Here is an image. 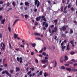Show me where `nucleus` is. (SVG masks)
<instances>
[{
	"label": "nucleus",
	"mask_w": 77,
	"mask_h": 77,
	"mask_svg": "<svg viewBox=\"0 0 77 77\" xmlns=\"http://www.w3.org/2000/svg\"><path fill=\"white\" fill-rule=\"evenodd\" d=\"M34 0L35 1L34 2L35 5H37V8H38L39 6V5H40V2L38 1V0Z\"/></svg>",
	"instance_id": "nucleus-1"
},
{
	"label": "nucleus",
	"mask_w": 77,
	"mask_h": 77,
	"mask_svg": "<svg viewBox=\"0 0 77 77\" xmlns=\"http://www.w3.org/2000/svg\"><path fill=\"white\" fill-rule=\"evenodd\" d=\"M45 60H42L41 62L42 63H45L46 62H48V60H47L48 59V57H45Z\"/></svg>",
	"instance_id": "nucleus-2"
},
{
	"label": "nucleus",
	"mask_w": 77,
	"mask_h": 77,
	"mask_svg": "<svg viewBox=\"0 0 77 77\" xmlns=\"http://www.w3.org/2000/svg\"><path fill=\"white\" fill-rule=\"evenodd\" d=\"M5 73H6V74H7V75H8V76H9V77H11V75H10V74H9V72H8L7 70H5V71H3L2 72V74H5Z\"/></svg>",
	"instance_id": "nucleus-3"
},
{
	"label": "nucleus",
	"mask_w": 77,
	"mask_h": 77,
	"mask_svg": "<svg viewBox=\"0 0 77 77\" xmlns=\"http://www.w3.org/2000/svg\"><path fill=\"white\" fill-rule=\"evenodd\" d=\"M17 60L18 62H20V63H22L23 62V60H22V57H20V58H19V57H17Z\"/></svg>",
	"instance_id": "nucleus-4"
},
{
	"label": "nucleus",
	"mask_w": 77,
	"mask_h": 77,
	"mask_svg": "<svg viewBox=\"0 0 77 77\" xmlns=\"http://www.w3.org/2000/svg\"><path fill=\"white\" fill-rule=\"evenodd\" d=\"M57 26H55L54 28V30H52V33H54V32H57Z\"/></svg>",
	"instance_id": "nucleus-5"
},
{
	"label": "nucleus",
	"mask_w": 77,
	"mask_h": 77,
	"mask_svg": "<svg viewBox=\"0 0 77 77\" xmlns=\"http://www.w3.org/2000/svg\"><path fill=\"white\" fill-rule=\"evenodd\" d=\"M20 21V19H17L14 22V23L13 24V26H14L15 24H16L17 22H18V21Z\"/></svg>",
	"instance_id": "nucleus-6"
},
{
	"label": "nucleus",
	"mask_w": 77,
	"mask_h": 77,
	"mask_svg": "<svg viewBox=\"0 0 77 77\" xmlns=\"http://www.w3.org/2000/svg\"><path fill=\"white\" fill-rule=\"evenodd\" d=\"M65 60H64V62H66V60H68V56H65Z\"/></svg>",
	"instance_id": "nucleus-7"
},
{
	"label": "nucleus",
	"mask_w": 77,
	"mask_h": 77,
	"mask_svg": "<svg viewBox=\"0 0 77 77\" xmlns=\"http://www.w3.org/2000/svg\"><path fill=\"white\" fill-rule=\"evenodd\" d=\"M6 21V19L5 18H4V19L2 20L1 21V23H2L3 24L5 23V22Z\"/></svg>",
	"instance_id": "nucleus-8"
},
{
	"label": "nucleus",
	"mask_w": 77,
	"mask_h": 77,
	"mask_svg": "<svg viewBox=\"0 0 77 77\" xmlns=\"http://www.w3.org/2000/svg\"><path fill=\"white\" fill-rule=\"evenodd\" d=\"M41 16H39L38 17H37L36 18V21H39V20H40V19H41Z\"/></svg>",
	"instance_id": "nucleus-9"
},
{
	"label": "nucleus",
	"mask_w": 77,
	"mask_h": 77,
	"mask_svg": "<svg viewBox=\"0 0 77 77\" xmlns=\"http://www.w3.org/2000/svg\"><path fill=\"white\" fill-rule=\"evenodd\" d=\"M2 48L3 50H5V44L4 43L3 44V46L2 47Z\"/></svg>",
	"instance_id": "nucleus-10"
},
{
	"label": "nucleus",
	"mask_w": 77,
	"mask_h": 77,
	"mask_svg": "<svg viewBox=\"0 0 77 77\" xmlns=\"http://www.w3.org/2000/svg\"><path fill=\"white\" fill-rule=\"evenodd\" d=\"M25 5H26V6H27L29 7V3H28L27 2H25Z\"/></svg>",
	"instance_id": "nucleus-11"
},
{
	"label": "nucleus",
	"mask_w": 77,
	"mask_h": 77,
	"mask_svg": "<svg viewBox=\"0 0 77 77\" xmlns=\"http://www.w3.org/2000/svg\"><path fill=\"white\" fill-rule=\"evenodd\" d=\"M20 71V69L19 67H16V72H18V71Z\"/></svg>",
	"instance_id": "nucleus-12"
},
{
	"label": "nucleus",
	"mask_w": 77,
	"mask_h": 77,
	"mask_svg": "<svg viewBox=\"0 0 77 77\" xmlns=\"http://www.w3.org/2000/svg\"><path fill=\"white\" fill-rule=\"evenodd\" d=\"M34 35H35V36H40V35H41L39 33H34Z\"/></svg>",
	"instance_id": "nucleus-13"
},
{
	"label": "nucleus",
	"mask_w": 77,
	"mask_h": 77,
	"mask_svg": "<svg viewBox=\"0 0 77 77\" xmlns=\"http://www.w3.org/2000/svg\"><path fill=\"white\" fill-rule=\"evenodd\" d=\"M44 76L45 77H46L48 76V73H47V72H45L44 73Z\"/></svg>",
	"instance_id": "nucleus-14"
},
{
	"label": "nucleus",
	"mask_w": 77,
	"mask_h": 77,
	"mask_svg": "<svg viewBox=\"0 0 77 77\" xmlns=\"http://www.w3.org/2000/svg\"><path fill=\"white\" fill-rule=\"evenodd\" d=\"M61 69H66V68L64 66H61V67L60 68Z\"/></svg>",
	"instance_id": "nucleus-15"
},
{
	"label": "nucleus",
	"mask_w": 77,
	"mask_h": 77,
	"mask_svg": "<svg viewBox=\"0 0 77 77\" xmlns=\"http://www.w3.org/2000/svg\"><path fill=\"white\" fill-rule=\"evenodd\" d=\"M61 10H60V11L61 12H62L63 11V6H62L61 7Z\"/></svg>",
	"instance_id": "nucleus-16"
},
{
	"label": "nucleus",
	"mask_w": 77,
	"mask_h": 77,
	"mask_svg": "<svg viewBox=\"0 0 77 77\" xmlns=\"http://www.w3.org/2000/svg\"><path fill=\"white\" fill-rule=\"evenodd\" d=\"M18 36V34H14V38L15 39H17V36Z\"/></svg>",
	"instance_id": "nucleus-17"
},
{
	"label": "nucleus",
	"mask_w": 77,
	"mask_h": 77,
	"mask_svg": "<svg viewBox=\"0 0 77 77\" xmlns=\"http://www.w3.org/2000/svg\"><path fill=\"white\" fill-rule=\"evenodd\" d=\"M57 66V61H55V65L54 66V68H56Z\"/></svg>",
	"instance_id": "nucleus-18"
},
{
	"label": "nucleus",
	"mask_w": 77,
	"mask_h": 77,
	"mask_svg": "<svg viewBox=\"0 0 77 77\" xmlns=\"http://www.w3.org/2000/svg\"><path fill=\"white\" fill-rule=\"evenodd\" d=\"M62 51H64V49H65V48H66V46H62Z\"/></svg>",
	"instance_id": "nucleus-19"
},
{
	"label": "nucleus",
	"mask_w": 77,
	"mask_h": 77,
	"mask_svg": "<svg viewBox=\"0 0 77 77\" xmlns=\"http://www.w3.org/2000/svg\"><path fill=\"white\" fill-rule=\"evenodd\" d=\"M54 22L55 23V25H57V19H55L54 20Z\"/></svg>",
	"instance_id": "nucleus-20"
},
{
	"label": "nucleus",
	"mask_w": 77,
	"mask_h": 77,
	"mask_svg": "<svg viewBox=\"0 0 77 77\" xmlns=\"http://www.w3.org/2000/svg\"><path fill=\"white\" fill-rule=\"evenodd\" d=\"M62 57H61L60 59V62H61V63H63V60H62Z\"/></svg>",
	"instance_id": "nucleus-21"
},
{
	"label": "nucleus",
	"mask_w": 77,
	"mask_h": 77,
	"mask_svg": "<svg viewBox=\"0 0 77 77\" xmlns=\"http://www.w3.org/2000/svg\"><path fill=\"white\" fill-rule=\"evenodd\" d=\"M35 39H36V40L41 41V38L38 37H36L35 38Z\"/></svg>",
	"instance_id": "nucleus-22"
},
{
	"label": "nucleus",
	"mask_w": 77,
	"mask_h": 77,
	"mask_svg": "<svg viewBox=\"0 0 77 77\" xmlns=\"http://www.w3.org/2000/svg\"><path fill=\"white\" fill-rule=\"evenodd\" d=\"M63 31H65L66 30V27L65 26H63L62 28Z\"/></svg>",
	"instance_id": "nucleus-23"
},
{
	"label": "nucleus",
	"mask_w": 77,
	"mask_h": 77,
	"mask_svg": "<svg viewBox=\"0 0 77 77\" xmlns=\"http://www.w3.org/2000/svg\"><path fill=\"white\" fill-rule=\"evenodd\" d=\"M66 70L68 71H71V69L70 68H66Z\"/></svg>",
	"instance_id": "nucleus-24"
},
{
	"label": "nucleus",
	"mask_w": 77,
	"mask_h": 77,
	"mask_svg": "<svg viewBox=\"0 0 77 77\" xmlns=\"http://www.w3.org/2000/svg\"><path fill=\"white\" fill-rule=\"evenodd\" d=\"M32 47H35L36 46V44H35V43H32Z\"/></svg>",
	"instance_id": "nucleus-25"
},
{
	"label": "nucleus",
	"mask_w": 77,
	"mask_h": 77,
	"mask_svg": "<svg viewBox=\"0 0 77 77\" xmlns=\"http://www.w3.org/2000/svg\"><path fill=\"white\" fill-rule=\"evenodd\" d=\"M75 54V52L72 51L70 52V54H71L72 55H73V54Z\"/></svg>",
	"instance_id": "nucleus-26"
},
{
	"label": "nucleus",
	"mask_w": 77,
	"mask_h": 77,
	"mask_svg": "<svg viewBox=\"0 0 77 77\" xmlns=\"http://www.w3.org/2000/svg\"><path fill=\"white\" fill-rule=\"evenodd\" d=\"M70 49L69 48V46H66V50H68L69 51L70 50Z\"/></svg>",
	"instance_id": "nucleus-27"
},
{
	"label": "nucleus",
	"mask_w": 77,
	"mask_h": 77,
	"mask_svg": "<svg viewBox=\"0 0 77 77\" xmlns=\"http://www.w3.org/2000/svg\"><path fill=\"white\" fill-rule=\"evenodd\" d=\"M48 23H46L45 24V27L46 28H47L48 27Z\"/></svg>",
	"instance_id": "nucleus-28"
},
{
	"label": "nucleus",
	"mask_w": 77,
	"mask_h": 77,
	"mask_svg": "<svg viewBox=\"0 0 77 77\" xmlns=\"http://www.w3.org/2000/svg\"><path fill=\"white\" fill-rule=\"evenodd\" d=\"M12 8H10L7 11V12H9L10 10H12Z\"/></svg>",
	"instance_id": "nucleus-29"
},
{
	"label": "nucleus",
	"mask_w": 77,
	"mask_h": 77,
	"mask_svg": "<svg viewBox=\"0 0 77 77\" xmlns=\"http://www.w3.org/2000/svg\"><path fill=\"white\" fill-rule=\"evenodd\" d=\"M30 69H31L32 71H33L35 70V69L34 68L32 67L30 68Z\"/></svg>",
	"instance_id": "nucleus-30"
},
{
	"label": "nucleus",
	"mask_w": 77,
	"mask_h": 77,
	"mask_svg": "<svg viewBox=\"0 0 77 77\" xmlns=\"http://www.w3.org/2000/svg\"><path fill=\"white\" fill-rule=\"evenodd\" d=\"M61 36L63 37H66V35H65V34H62L61 35Z\"/></svg>",
	"instance_id": "nucleus-31"
},
{
	"label": "nucleus",
	"mask_w": 77,
	"mask_h": 77,
	"mask_svg": "<svg viewBox=\"0 0 77 77\" xmlns=\"http://www.w3.org/2000/svg\"><path fill=\"white\" fill-rule=\"evenodd\" d=\"M8 29L9 31V32H11V28L10 27H8Z\"/></svg>",
	"instance_id": "nucleus-32"
},
{
	"label": "nucleus",
	"mask_w": 77,
	"mask_h": 77,
	"mask_svg": "<svg viewBox=\"0 0 77 77\" xmlns=\"http://www.w3.org/2000/svg\"><path fill=\"white\" fill-rule=\"evenodd\" d=\"M12 5H13L14 7H15L16 5L15 4V2H13L12 3Z\"/></svg>",
	"instance_id": "nucleus-33"
},
{
	"label": "nucleus",
	"mask_w": 77,
	"mask_h": 77,
	"mask_svg": "<svg viewBox=\"0 0 77 77\" xmlns=\"http://www.w3.org/2000/svg\"><path fill=\"white\" fill-rule=\"evenodd\" d=\"M40 75H41L42 74V71H40L39 72Z\"/></svg>",
	"instance_id": "nucleus-34"
},
{
	"label": "nucleus",
	"mask_w": 77,
	"mask_h": 77,
	"mask_svg": "<svg viewBox=\"0 0 77 77\" xmlns=\"http://www.w3.org/2000/svg\"><path fill=\"white\" fill-rule=\"evenodd\" d=\"M48 31L51 33V29L50 27L48 28Z\"/></svg>",
	"instance_id": "nucleus-35"
},
{
	"label": "nucleus",
	"mask_w": 77,
	"mask_h": 77,
	"mask_svg": "<svg viewBox=\"0 0 77 77\" xmlns=\"http://www.w3.org/2000/svg\"><path fill=\"white\" fill-rule=\"evenodd\" d=\"M47 65V64H45V65H44L43 66V68H45V67H46Z\"/></svg>",
	"instance_id": "nucleus-36"
},
{
	"label": "nucleus",
	"mask_w": 77,
	"mask_h": 77,
	"mask_svg": "<svg viewBox=\"0 0 77 77\" xmlns=\"http://www.w3.org/2000/svg\"><path fill=\"white\" fill-rule=\"evenodd\" d=\"M70 33L71 34V33H73V30H72V29H70Z\"/></svg>",
	"instance_id": "nucleus-37"
},
{
	"label": "nucleus",
	"mask_w": 77,
	"mask_h": 77,
	"mask_svg": "<svg viewBox=\"0 0 77 77\" xmlns=\"http://www.w3.org/2000/svg\"><path fill=\"white\" fill-rule=\"evenodd\" d=\"M25 18H27L28 17V15L27 14H26L24 15Z\"/></svg>",
	"instance_id": "nucleus-38"
},
{
	"label": "nucleus",
	"mask_w": 77,
	"mask_h": 77,
	"mask_svg": "<svg viewBox=\"0 0 77 77\" xmlns=\"http://www.w3.org/2000/svg\"><path fill=\"white\" fill-rule=\"evenodd\" d=\"M47 2H48L49 4H50V5H51V2H50V0L47 1Z\"/></svg>",
	"instance_id": "nucleus-39"
},
{
	"label": "nucleus",
	"mask_w": 77,
	"mask_h": 77,
	"mask_svg": "<svg viewBox=\"0 0 77 77\" xmlns=\"http://www.w3.org/2000/svg\"><path fill=\"white\" fill-rule=\"evenodd\" d=\"M68 8L69 9L71 8V5L70 4H69L68 5Z\"/></svg>",
	"instance_id": "nucleus-40"
},
{
	"label": "nucleus",
	"mask_w": 77,
	"mask_h": 77,
	"mask_svg": "<svg viewBox=\"0 0 77 77\" xmlns=\"http://www.w3.org/2000/svg\"><path fill=\"white\" fill-rule=\"evenodd\" d=\"M63 12L64 13V14H67V11L65 10L63 11Z\"/></svg>",
	"instance_id": "nucleus-41"
},
{
	"label": "nucleus",
	"mask_w": 77,
	"mask_h": 77,
	"mask_svg": "<svg viewBox=\"0 0 77 77\" xmlns=\"http://www.w3.org/2000/svg\"><path fill=\"white\" fill-rule=\"evenodd\" d=\"M10 72L11 73V74H12L13 72H14V70H10Z\"/></svg>",
	"instance_id": "nucleus-42"
},
{
	"label": "nucleus",
	"mask_w": 77,
	"mask_h": 77,
	"mask_svg": "<svg viewBox=\"0 0 77 77\" xmlns=\"http://www.w3.org/2000/svg\"><path fill=\"white\" fill-rule=\"evenodd\" d=\"M4 9V8H3V7H2L0 8V11H2V10H3Z\"/></svg>",
	"instance_id": "nucleus-43"
},
{
	"label": "nucleus",
	"mask_w": 77,
	"mask_h": 77,
	"mask_svg": "<svg viewBox=\"0 0 77 77\" xmlns=\"http://www.w3.org/2000/svg\"><path fill=\"white\" fill-rule=\"evenodd\" d=\"M43 55H44V56H45L46 55V53L45 52H43L42 53Z\"/></svg>",
	"instance_id": "nucleus-44"
},
{
	"label": "nucleus",
	"mask_w": 77,
	"mask_h": 77,
	"mask_svg": "<svg viewBox=\"0 0 77 77\" xmlns=\"http://www.w3.org/2000/svg\"><path fill=\"white\" fill-rule=\"evenodd\" d=\"M31 73V70H30V71H29L28 73H27V74L28 75H30V74Z\"/></svg>",
	"instance_id": "nucleus-45"
},
{
	"label": "nucleus",
	"mask_w": 77,
	"mask_h": 77,
	"mask_svg": "<svg viewBox=\"0 0 77 77\" xmlns=\"http://www.w3.org/2000/svg\"><path fill=\"white\" fill-rule=\"evenodd\" d=\"M20 47H21V48L23 47L24 49V46L23 45H20Z\"/></svg>",
	"instance_id": "nucleus-46"
},
{
	"label": "nucleus",
	"mask_w": 77,
	"mask_h": 77,
	"mask_svg": "<svg viewBox=\"0 0 77 77\" xmlns=\"http://www.w3.org/2000/svg\"><path fill=\"white\" fill-rule=\"evenodd\" d=\"M47 50V48H46V47H44L43 48V51H45V50Z\"/></svg>",
	"instance_id": "nucleus-47"
},
{
	"label": "nucleus",
	"mask_w": 77,
	"mask_h": 77,
	"mask_svg": "<svg viewBox=\"0 0 77 77\" xmlns=\"http://www.w3.org/2000/svg\"><path fill=\"white\" fill-rule=\"evenodd\" d=\"M35 61L36 63H38V59H35Z\"/></svg>",
	"instance_id": "nucleus-48"
},
{
	"label": "nucleus",
	"mask_w": 77,
	"mask_h": 77,
	"mask_svg": "<svg viewBox=\"0 0 77 77\" xmlns=\"http://www.w3.org/2000/svg\"><path fill=\"white\" fill-rule=\"evenodd\" d=\"M77 66V63H75L73 64V66L75 67V66Z\"/></svg>",
	"instance_id": "nucleus-49"
},
{
	"label": "nucleus",
	"mask_w": 77,
	"mask_h": 77,
	"mask_svg": "<svg viewBox=\"0 0 77 77\" xmlns=\"http://www.w3.org/2000/svg\"><path fill=\"white\" fill-rule=\"evenodd\" d=\"M35 26H37L38 24V22L36 21L35 22Z\"/></svg>",
	"instance_id": "nucleus-50"
},
{
	"label": "nucleus",
	"mask_w": 77,
	"mask_h": 77,
	"mask_svg": "<svg viewBox=\"0 0 77 77\" xmlns=\"http://www.w3.org/2000/svg\"><path fill=\"white\" fill-rule=\"evenodd\" d=\"M71 61H72L73 62H75V60L74 59H73L71 60Z\"/></svg>",
	"instance_id": "nucleus-51"
},
{
	"label": "nucleus",
	"mask_w": 77,
	"mask_h": 77,
	"mask_svg": "<svg viewBox=\"0 0 77 77\" xmlns=\"http://www.w3.org/2000/svg\"><path fill=\"white\" fill-rule=\"evenodd\" d=\"M74 8H73V7L71 8V10L72 11H74Z\"/></svg>",
	"instance_id": "nucleus-52"
},
{
	"label": "nucleus",
	"mask_w": 77,
	"mask_h": 77,
	"mask_svg": "<svg viewBox=\"0 0 77 77\" xmlns=\"http://www.w3.org/2000/svg\"><path fill=\"white\" fill-rule=\"evenodd\" d=\"M43 51V49H41V51H39V53H42Z\"/></svg>",
	"instance_id": "nucleus-53"
},
{
	"label": "nucleus",
	"mask_w": 77,
	"mask_h": 77,
	"mask_svg": "<svg viewBox=\"0 0 77 77\" xmlns=\"http://www.w3.org/2000/svg\"><path fill=\"white\" fill-rule=\"evenodd\" d=\"M46 23V22H43V25L44 26H45V23Z\"/></svg>",
	"instance_id": "nucleus-54"
},
{
	"label": "nucleus",
	"mask_w": 77,
	"mask_h": 77,
	"mask_svg": "<svg viewBox=\"0 0 77 77\" xmlns=\"http://www.w3.org/2000/svg\"><path fill=\"white\" fill-rule=\"evenodd\" d=\"M70 43L71 44H73V43H74V42H73V41H70Z\"/></svg>",
	"instance_id": "nucleus-55"
},
{
	"label": "nucleus",
	"mask_w": 77,
	"mask_h": 77,
	"mask_svg": "<svg viewBox=\"0 0 77 77\" xmlns=\"http://www.w3.org/2000/svg\"><path fill=\"white\" fill-rule=\"evenodd\" d=\"M3 2L2 1H0V5H2V4H3Z\"/></svg>",
	"instance_id": "nucleus-56"
},
{
	"label": "nucleus",
	"mask_w": 77,
	"mask_h": 77,
	"mask_svg": "<svg viewBox=\"0 0 77 77\" xmlns=\"http://www.w3.org/2000/svg\"><path fill=\"white\" fill-rule=\"evenodd\" d=\"M65 66H69V64H65Z\"/></svg>",
	"instance_id": "nucleus-57"
},
{
	"label": "nucleus",
	"mask_w": 77,
	"mask_h": 77,
	"mask_svg": "<svg viewBox=\"0 0 77 77\" xmlns=\"http://www.w3.org/2000/svg\"><path fill=\"white\" fill-rule=\"evenodd\" d=\"M3 42H2L1 44H0L1 47H2V46L3 45Z\"/></svg>",
	"instance_id": "nucleus-58"
},
{
	"label": "nucleus",
	"mask_w": 77,
	"mask_h": 77,
	"mask_svg": "<svg viewBox=\"0 0 77 77\" xmlns=\"http://www.w3.org/2000/svg\"><path fill=\"white\" fill-rule=\"evenodd\" d=\"M5 59H6V58H3V63H5Z\"/></svg>",
	"instance_id": "nucleus-59"
},
{
	"label": "nucleus",
	"mask_w": 77,
	"mask_h": 77,
	"mask_svg": "<svg viewBox=\"0 0 77 77\" xmlns=\"http://www.w3.org/2000/svg\"><path fill=\"white\" fill-rule=\"evenodd\" d=\"M43 20H44V21H47V19H46V18H44Z\"/></svg>",
	"instance_id": "nucleus-60"
},
{
	"label": "nucleus",
	"mask_w": 77,
	"mask_h": 77,
	"mask_svg": "<svg viewBox=\"0 0 77 77\" xmlns=\"http://www.w3.org/2000/svg\"><path fill=\"white\" fill-rule=\"evenodd\" d=\"M2 15H1L0 16V20L1 21L2 20Z\"/></svg>",
	"instance_id": "nucleus-61"
},
{
	"label": "nucleus",
	"mask_w": 77,
	"mask_h": 77,
	"mask_svg": "<svg viewBox=\"0 0 77 77\" xmlns=\"http://www.w3.org/2000/svg\"><path fill=\"white\" fill-rule=\"evenodd\" d=\"M63 44H64V42H62L61 44V46H63Z\"/></svg>",
	"instance_id": "nucleus-62"
},
{
	"label": "nucleus",
	"mask_w": 77,
	"mask_h": 77,
	"mask_svg": "<svg viewBox=\"0 0 77 77\" xmlns=\"http://www.w3.org/2000/svg\"><path fill=\"white\" fill-rule=\"evenodd\" d=\"M7 5L8 6H9L10 5L9 4V2H8L7 4Z\"/></svg>",
	"instance_id": "nucleus-63"
},
{
	"label": "nucleus",
	"mask_w": 77,
	"mask_h": 77,
	"mask_svg": "<svg viewBox=\"0 0 77 77\" xmlns=\"http://www.w3.org/2000/svg\"><path fill=\"white\" fill-rule=\"evenodd\" d=\"M42 28L43 29L45 30H46V28H45V26H43Z\"/></svg>",
	"instance_id": "nucleus-64"
}]
</instances>
